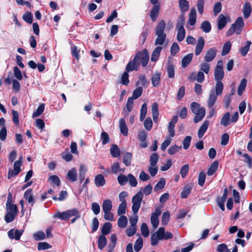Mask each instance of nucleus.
Wrapping results in <instances>:
<instances>
[{
  "label": "nucleus",
  "mask_w": 252,
  "mask_h": 252,
  "mask_svg": "<svg viewBox=\"0 0 252 252\" xmlns=\"http://www.w3.org/2000/svg\"><path fill=\"white\" fill-rule=\"evenodd\" d=\"M230 114L229 112L225 113L222 117L220 121V124L224 126H227L229 124Z\"/></svg>",
  "instance_id": "obj_47"
},
{
  "label": "nucleus",
  "mask_w": 252,
  "mask_h": 252,
  "mask_svg": "<svg viewBox=\"0 0 252 252\" xmlns=\"http://www.w3.org/2000/svg\"><path fill=\"white\" fill-rule=\"evenodd\" d=\"M143 197V193L139 191L134 195L132 198V210L134 214H137L140 207Z\"/></svg>",
  "instance_id": "obj_5"
},
{
  "label": "nucleus",
  "mask_w": 252,
  "mask_h": 252,
  "mask_svg": "<svg viewBox=\"0 0 252 252\" xmlns=\"http://www.w3.org/2000/svg\"><path fill=\"white\" fill-rule=\"evenodd\" d=\"M131 158L132 155L131 153L127 152L124 155L123 158V162L126 166H128L130 165Z\"/></svg>",
  "instance_id": "obj_46"
},
{
  "label": "nucleus",
  "mask_w": 252,
  "mask_h": 252,
  "mask_svg": "<svg viewBox=\"0 0 252 252\" xmlns=\"http://www.w3.org/2000/svg\"><path fill=\"white\" fill-rule=\"evenodd\" d=\"M228 21H229V17L221 14L218 18V26L219 30L222 29L226 25Z\"/></svg>",
  "instance_id": "obj_15"
},
{
  "label": "nucleus",
  "mask_w": 252,
  "mask_h": 252,
  "mask_svg": "<svg viewBox=\"0 0 252 252\" xmlns=\"http://www.w3.org/2000/svg\"><path fill=\"white\" fill-rule=\"evenodd\" d=\"M191 189V186L190 185L186 186L181 192V196L183 198H186L190 194Z\"/></svg>",
  "instance_id": "obj_43"
},
{
  "label": "nucleus",
  "mask_w": 252,
  "mask_h": 252,
  "mask_svg": "<svg viewBox=\"0 0 252 252\" xmlns=\"http://www.w3.org/2000/svg\"><path fill=\"white\" fill-rule=\"evenodd\" d=\"M128 72L126 71V72H124L121 76V83L124 85H127L129 83V75Z\"/></svg>",
  "instance_id": "obj_63"
},
{
  "label": "nucleus",
  "mask_w": 252,
  "mask_h": 252,
  "mask_svg": "<svg viewBox=\"0 0 252 252\" xmlns=\"http://www.w3.org/2000/svg\"><path fill=\"white\" fill-rule=\"evenodd\" d=\"M127 224V219L126 216L121 215L118 220V225L121 228H125Z\"/></svg>",
  "instance_id": "obj_28"
},
{
  "label": "nucleus",
  "mask_w": 252,
  "mask_h": 252,
  "mask_svg": "<svg viewBox=\"0 0 252 252\" xmlns=\"http://www.w3.org/2000/svg\"><path fill=\"white\" fill-rule=\"evenodd\" d=\"M126 202H121V203L119 205L118 210H117V214L119 216L124 214L126 213Z\"/></svg>",
  "instance_id": "obj_55"
},
{
  "label": "nucleus",
  "mask_w": 252,
  "mask_h": 252,
  "mask_svg": "<svg viewBox=\"0 0 252 252\" xmlns=\"http://www.w3.org/2000/svg\"><path fill=\"white\" fill-rule=\"evenodd\" d=\"M252 6L250 2H245L242 8L244 17L247 19L250 16L252 13Z\"/></svg>",
  "instance_id": "obj_21"
},
{
  "label": "nucleus",
  "mask_w": 252,
  "mask_h": 252,
  "mask_svg": "<svg viewBox=\"0 0 252 252\" xmlns=\"http://www.w3.org/2000/svg\"><path fill=\"white\" fill-rule=\"evenodd\" d=\"M148 83H149L147 81L145 76L144 75H140L139 77V81L136 83V86L139 87L140 85L142 86H146L148 85Z\"/></svg>",
  "instance_id": "obj_41"
},
{
  "label": "nucleus",
  "mask_w": 252,
  "mask_h": 252,
  "mask_svg": "<svg viewBox=\"0 0 252 252\" xmlns=\"http://www.w3.org/2000/svg\"><path fill=\"white\" fill-rule=\"evenodd\" d=\"M23 232V230L11 229L8 232L7 235L10 239H15L16 240H18L20 239Z\"/></svg>",
  "instance_id": "obj_13"
},
{
  "label": "nucleus",
  "mask_w": 252,
  "mask_h": 252,
  "mask_svg": "<svg viewBox=\"0 0 252 252\" xmlns=\"http://www.w3.org/2000/svg\"><path fill=\"white\" fill-rule=\"evenodd\" d=\"M54 217L60 218L63 220H67L69 219L66 211L62 213H57L55 214Z\"/></svg>",
  "instance_id": "obj_59"
},
{
  "label": "nucleus",
  "mask_w": 252,
  "mask_h": 252,
  "mask_svg": "<svg viewBox=\"0 0 252 252\" xmlns=\"http://www.w3.org/2000/svg\"><path fill=\"white\" fill-rule=\"evenodd\" d=\"M51 247V246L47 242H39L37 245V249L39 251L47 250Z\"/></svg>",
  "instance_id": "obj_56"
},
{
  "label": "nucleus",
  "mask_w": 252,
  "mask_h": 252,
  "mask_svg": "<svg viewBox=\"0 0 252 252\" xmlns=\"http://www.w3.org/2000/svg\"><path fill=\"white\" fill-rule=\"evenodd\" d=\"M165 184V180L164 178H161L159 181L156 185L154 187V190L157 191L158 190L162 189Z\"/></svg>",
  "instance_id": "obj_54"
},
{
  "label": "nucleus",
  "mask_w": 252,
  "mask_h": 252,
  "mask_svg": "<svg viewBox=\"0 0 252 252\" xmlns=\"http://www.w3.org/2000/svg\"><path fill=\"white\" fill-rule=\"evenodd\" d=\"M208 62H203L200 64V69L201 71L204 72L206 74H208L210 69V64L208 63Z\"/></svg>",
  "instance_id": "obj_44"
},
{
  "label": "nucleus",
  "mask_w": 252,
  "mask_h": 252,
  "mask_svg": "<svg viewBox=\"0 0 252 252\" xmlns=\"http://www.w3.org/2000/svg\"><path fill=\"white\" fill-rule=\"evenodd\" d=\"M44 104H41L38 107L35 112H34L32 114L33 117H37L40 116L44 111Z\"/></svg>",
  "instance_id": "obj_60"
},
{
  "label": "nucleus",
  "mask_w": 252,
  "mask_h": 252,
  "mask_svg": "<svg viewBox=\"0 0 252 252\" xmlns=\"http://www.w3.org/2000/svg\"><path fill=\"white\" fill-rule=\"evenodd\" d=\"M247 81L245 78H244L241 80L238 88V94L239 95H242L243 91L245 90L247 85Z\"/></svg>",
  "instance_id": "obj_42"
},
{
  "label": "nucleus",
  "mask_w": 252,
  "mask_h": 252,
  "mask_svg": "<svg viewBox=\"0 0 252 252\" xmlns=\"http://www.w3.org/2000/svg\"><path fill=\"white\" fill-rule=\"evenodd\" d=\"M251 44L252 43L250 41H248L246 46L240 49V52L242 56H245L247 54L248 51L250 50V47Z\"/></svg>",
  "instance_id": "obj_48"
},
{
  "label": "nucleus",
  "mask_w": 252,
  "mask_h": 252,
  "mask_svg": "<svg viewBox=\"0 0 252 252\" xmlns=\"http://www.w3.org/2000/svg\"><path fill=\"white\" fill-rule=\"evenodd\" d=\"M147 112V107L146 103L142 104L140 110V121H143L145 119Z\"/></svg>",
  "instance_id": "obj_49"
},
{
  "label": "nucleus",
  "mask_w": 252,
  "mask_h": 252,
  "mask_svg": "<svg viewBox=\"0 0 252 252\" xmlns=\"http://www.w3.org/2000/svg\"><path fill=\"white\" fill-rule=\"evenodd\" d=\"M6 214L4 220L7 223L12 222L17 215L18 208L16 205L6 206Z\"/></svg>",
  "instance_id": "obj_4"
},
{
  "label": "nucleus",
  "mask_w": 252,
  "mask_h": 252,
  "mask_svg": "<svg viewBox=\"0 0 252 252\" xmlns=\"http://www.w3.org/2000/svg\"><path fill=\"white\" fill-rule=\"evenodd\" d=\"M201 29L204 32L206 33L210 32L211 29V25L210 23L208 21H205L203 22L201 25Z\"/></svg>",
  "instance_id": "obj_40"
},
{
  "label": "nucleus",
  "mask_w": 252,
  "mask_h": 252,
  "mask_svg": "<svg viewBox=\"0 0 252 252\" xmlns=\"http://www.w3.org/2000/svg\"><path fill=\"white\" fill-rule=\"evenodd\" d=\"M184 23L185 20L183 18L177 23L176 26V29L178 30L177 39L179 42L183 41L185 37L186 31L184 27Z\"/></svg>",
  "instance_id": "obj_7"
},
{
  "label": "nucleus",
  "mask_w": 252,
  "mask_h": 252,
  "mask_svg": "<svg viewBox=\"0 0 252 252\" xmlns=\"http://www.w3.org/2000/svg\"><path fill=\"white\" fill-rule=\"evenodd\" d=\"M231 47V43L228 41L223 46L221 55L224 56L226 55L230 51Z\"/></svg>",
  "instance_id": "obj_37"
},
{
  "label": "nucleus",
  "mask_w": 252,
  "mask_h": 252,
  "mask_svg": "<svg viewBox=\"0 0 252 252\" xmlns=\"http://www.w3.org/2000/svg\"><path fill=\"white\" fill-rule=\"evenodd\" d=\"M224 73L223 69V62L219 60L215 69L214 76L216 81H221L224 77Z\"/></svg>",
  "instance_id": "obj_6"
},
{
  "label": "nucleus",
  "mask_w": 252,
  "mask_h": 252,
  "mask_svg": "<svg viewBox=\"0 0 252 252\" xmlns=\"http://www.w3.org/2000/svg\"><path fill=\"white\" fill-rule=\"evenodd\" d=\"M193 57V54H189L185 56L182 61V66L185 68L190 63Z\"/></svg>",
  "instance_id": "obj_30"
},
{
  "label": "nucleus",
  "mask_w": 252,
  "mask_h": 252,
  "mask_svg": "<svg viewBox=\"0 0 252 252\" xmlns=\"http://www.w3.org/2000/svg\"><path fill=\"white\" fill-rule=\"evenodd\" d=\"M217 96L214 91L212 90L207 100V105L209 108H212L215 104L217 99Z\"/></svg>",
  "instance_id": "obj_19"
},
{
  "label": "nucleus",
  "mask_w": 252,
  "mask_h": 252,
  "mask_svg": "<svg viewBox=\"0 0 252 252\" xmlns=\"http://www.w3.org/2000/svg\"><path fill=\"white\" fill-rule=\"evenodd\" d=\"M136 54H139L138 56V61L140 62L141 60V64L143 67L146 66L149 60V56L148 52L146 49H144L142 52H138Z\"/></svg>",
  "instance_id": "obj_11"
},
{
  "label": "nucleus",
  "mask_w": 252,
  "mask_h": 252,
  "mask_svg": "<svg viewBox=\"0 0 252 252\" xmlns=\"http://www.w3.org/2000/svg\"><path fill=\"white\" fill-rule=\"evenodd\" d=\"M196 21V12L194 8L191 9L189 14V18L188 21V24L190 26H194Z\"/></svg>",
  "instance_id": "obj_20"
},
{
  "label": "nucleus",
  "mask_w": 252,
  "mask_h": 252,
  "mask_svg": "<svg viewBox=\"0 0 252 252\" xmlns=\"http://www.w3.org/2000/svg\"><path fill=\"white\" fill-rule=\"evenodd\" d=\"M179 6L182 12H186L189 9V2L186 0H180Z\"/></svg>",
  "instance_id": "obj_36"
},
{
  "label": "nucleus",
  "mask_w": 252,
  "mask_h": 252,
  "mask_svg": "<svg viewBox=\"0 0 252 252\" xmlns=\"http://www.w3.org/2000/svg\"><path fill=\"white\" fill-rule=\"evenodd\" d=\"M128 176H126L124 174H120L117 177L118 183L121 185L124 186L128 182Z\"/></svg>",
  "instance_id": "obj_52"
},
{
  "label": "nucleus",
  "mask_w": 252,
  "mask_h": 252,
  "mask_svg": "<svg viewBox=\"0 0 252 252\" xmlns=\"http://www.w3.org/2000/svg\"><path fill=\"white\" fill-rule=\"evenodd\" d=\"M142 88L141 87L138 86L133 92L132 95L130 98H132V100L136 99L141 96L142 93Z\"/></svg>",
  "instance_id": "obj_38"
},
{
  "label": "nucleus",
  "mask_w": 252,
  "mask_h": 252,
  "mask_svg": "<svg viewBox=\"0 0 252 252\" xmlns=\"http://www.w3.org/2000/svg\"><path fill=\"white\" fill-rule=\"evenodd\" d=\"M189 171V166L188 164H185L183 166L180 170V173L182 178H184L187 175Z\"/></svg>",
  "instance_id": "obj_61"
},
{
  "label": "nucleus",
  "mask_w": 252,
  "mask_h": 252,
  "mask_svg": "<svg viewBox=\"0 0 252 252\" xmlns=\"http://www.w3.org/2000/svg\"><path fill=\"white\" fill-rule=\"evenodd\" d=\"M159 160V156L156 153H153L150 158V164L151 166H156Z\"/></svg>",
  "instance_id": "obj_35"
},
{
  "label": "nucleus",
  "mask_w": 252,
  "mask_h": 252,
  "mask_svg": "<svg viewBox=\"0 0 252 252\" xmlns=\"http://www.w3.org/2000/svg\"><path fill=\"white\" fill-rule=\"evenodd\" d=\"M110 151L111 155L114 158L118 157L120 155V150L116 145H113L110 148Z\"/></svg>",
  "instance_id": "obj_45"
},
{
  "label": "nucleus",
  "mask_w": 252,
  "mask_h": 252,
  "mask_svg": "<svg viewBox=\"0 0 252 252\" xmlns=\"http://www.w3.org/2000/svg\"><path fill=\"white\" fill-rule=\"evenodd\" d=\"M77 171L76 168H72L69 170L66 175V178L72 182H74L77 180Z\"/></svg>",
  "instance_id": "obj_18"
},
{
  "label": "nucleus",
  "mask_w": 252,
  "mask_h": 252,
  "mask_svg": "<svg viewBox=\"0 0 252 252\" xmlns=\"http://www.w3.org/2000/svg\"><path fill=\"white\" fill-rule=\"evenodd\" d=\"M170 217V213L168 211H166L163 213L161 219V222L162 224L166 225L167 224Z\"/></svg>",
  "instance_id": "obj_64"
},
{
  "label": "nucleus",
  "mask_w": 252,
  "mask_h": 252,
  "mask_svg": "<svg viewBox=\"0 0 252 252\" xmlns=\"http://www.w3.org/2000/svg\"><path fill=\"white\" fill-rule=\"evenodd\" d=\"M161 49L160 46H158L154 49L151 56V61L156 62L158 61Z\"/></svg>",
  "instance_id": "obj_25"
},
{
  "label": "nucleus",
  "mask_w": 252,
  "mask_h": 252,
  "mask_svg": "<svg viewBox=\"0 0 252 252\" xmlns=\"http://www.w3.org/2000/svg\"><path fill=\"white\" fill-rule=\"evenodd\" d=\"M165 25V22L164 20H161L158 23L155 30V34L157 36L155 40V45H162L164 43L166 38V34L164 32Z\"/></svg>",
  "instance_id": "obj_1"
},
{
  "label": "nucleus",
  "mask_w": 252,
  "mask_h": 252,
  "mask_svg": "<svg viewBox=\"0 0 252 252\" xmlns=\"http://www.w3.org/2000/svg\"><path fill=\"white\" fill-rule=\"evenodd\" d=\"M141 231L142 235L144 237H147L149 236V231L148 227L147 225L146 224V223H143L141 224Z\"/></svg>",
  "instance_id": "obj_58"
},
{
  "label": "nucleus",
  "mask_w": 252,
  "mask_h": 252,
  "mask_svg": "<svg viewBox=\"0 0 252 252\" xmlns=\"http://www.w3.org/2000/svg\"><path fill=\"white\" fill-rule=\"evenodd\" d=\"M161 74L160 73H156L154 74L151 78V81L153 86L154 87H157L160 80Z\"/></svg>",
  "instance_id": "obj_26"
},
{
  "label": "nucleus",
  "mask_w": 252,
  "mask_h": 252,
  "mask_svg": "<svg viewBox=\"0 0 252 252\" xmlns=\"http://www.w3.org/2000/svg\"><path fill=\"white\" fill-rule=\"evenodd\" d=\"M217 50L215 48H210L204 56V60L206 62H212L216 57Z\"/></svg>",
  "instance_id": "obj_12"
},
{
  "label": "nucleus",
  "mask_w": 252,
  "mask_h": 252,
  "mask_svg": "<svg viewBox=\"0 0 252 252\" xmlns=\"http://www.w3.org/2000/svg\"><path fill=\"white\" fill-rule=\"evenodd\" d=\"M87 170V168L84 164L80 165L79 169V178L80 183H82L83 181L84 180Z\"/></svg>",
  "instance_id": "obj_27"
},
{
  "label": "nucleus",
  "mask_w": 252,
  "mask_h": 252,
  "mask_svg": "<svg viewBox=\"0 0 252 252\" xmlns=\"http://www.w3.org/2000/svg\"><path fill=\"white\" fill-rule=\"evenodd\" d=\"M139 54H136L133 59L129 62L126 67L127 72H130L133 70H137L140 65V62L138 61V56Z\"/></svg>",
  "instance_id": "obj_10"
},
{
  "label": "nucleus",
  "mask_w": 252,
  "mask_h": 252,
  "mask_svg": "<svg viewBox=\"0 0 252 252\" xmlns=\"http://www.w3.org/2000/svg\"><path fill=\"white\" fill-rule=\"evenodd\" d=\"M205 40L202 37H200L198 38L197 44L195 48V55L196 56H198L200 54L201 52L202 51L204 45H205Z\"/></svg>",
  "instance_id": "obj_14"
},
{
  "label": "nucleus",
  "mask_w": 252,
  "mask_h": 252,
  "mask_svg": "<svg viewBox=\"0 0 252 252\" xmlns=\"http://www.w3.org/2000/svg\"><path fill=\"white\" fill-rule=\"evenodd\" d=\"M101 140L102 141V144L104 145L110 142V138L109 135L104 131H103L101 133L100 136Z\"/></svg>",
  "instance_id": "obj_53"
},
{
  "label": "nucleus",
  "mask_w": 252,
  "mask_h": 252,
  "mask_svg": "<svg viewBox=\"0 0 252 252\" xmlns=\"http://www.w3.org/2000/svg\"><path fill=\"white\" fill-rule=\"evenodd\" d=\"M107 239L105 236L100 235L98 239V247L99 249L102 250L107 244Z\"/></svg>",
  "instance_id": "obj_32"
},
{
  "label": "nucleus",
  "mask_w": 252,
  "mask_h": 252,
  "mask_svg": "<svg viewBox=\"0 0 252 252\" xmlns=\"http://www.w3.org/2000/svg\"><path fill=\"white\" fill-rule=\"evenodd\" d=\"M244 27V23L243 18L239 17L233 24H232L226 33L227 36H230L233 33H235L237 34H240Z\"/></svg>",
  "instance_id": "obj_3"
},
{
  "label": "nucleus",
  "mask_w": 252,
  "mask_h": 252,
  "mask_svg": "<svg viewBox=\"0 0 252 252\" xmlns=\"http://www.w3.org/2000/svg\"><path fill=\"white\" fill-rule=\"evenodd\" d=\"M94 184L97 187H102L105 184V180L102 174H97L94 178Z\"/></svg>",
  "instance_id": "obj_24"
},
{
  "label": "nucleus",
  "mask_w": 252,
  "mask_h": 252,
  "mask_svg": "<svg viewBox=\"0 0 252 252\" xmlns=\"http://www.w3.org/2000/svg\"><path fill=\"white\" fill-rule=\"evenodd\" d=\"M22 157H20L19 160L15 161L14 163V169L9 170L8 172L7 177L10 179L13 177L16 176L21 172V166L22 165Z\"/></svg>",
  "instance_id": "obj_8"
},
{
  "label": "nucleus",
  "mask_w": 252,
  "mask_h": 252,
  "mask_svg": "<svg viewBox=\"0 0 252 252\" xmlns=\"http://www.w3.org/2000/svg\"><path fill=\"white\" fill-rule=\"evenodd\" d=\"M210 125V122L208 120H205L203 122V124L200 126L198 131V136L199 138H201L204 134L207 131L208 126Z\"/></svg>",
  "instance_id": "obj_17"
},
{
  "label": "nucleus",
  "mask_w": 252,
  "mask_h": 252,
  "mask_svg": "<svg viewBox=\"0 0 252 252\" xmlns=\"http://www.w3.org/2000/svg\"><path fill=\"white\" fill-rule=\"evenodd\" d=\"M102 208L103 212H105V211H111L112 209V203L110 199H107L104 200L103 202Z\"/></svg>",
  "instance_id": "obj_29"
},
{
  "label": "nucleus",
  "mask_w": 252,
  "mask_h": 252,
  "mask_svg": "<svg viewBox=\"0 0 252 252\" xmlns=\"http://www.w3.org/2000/svg\"><path fill=\"white\" fill-rule=\"evenodd\" d=\"M143 246V239L141 237H139L136 241L134 245V249L136 252H139Z\"/></svg>",
  "instance_id": "obj_50"
},
{
  "label": "nucleus",
  "mask_w": 252,
  "mask_h": 252,
  "mask_svg": "<svg viewBox=\"0 0 252 252\" xmlns=\"http://www.w3.org/2000/svg\"><path fill=\"white\" fill-rule=\"evenodd\" d=\"M167 71L168 76L169 78H173L175 75V67L173 64L170 63L167 64Z\"/></svg>",
  "instance_id": "obj_39"
},
{
  "label": "nucleus",
  "mask_w": 252,
  "mask_h": 252,
  "mask_svg": "<svg viewBox=\"0 0 252 252\" xmlns=\"http://www.w3.org/2000/svg\"><path fill=\"white\" fill-rule=\"evenodd\" d=\"M159 8L160 7L159 4H156L151 10L150 16L153 21H155L157 20L158 15Z\"/></svg>",
  "instance_id": "obj_22"
},
{
  "label": "nucleus",
  "mask_w": 252,
  "mask_h": 252,
  "mask_svg": "<svg viewBox=\"0 0 252 252\" xmlns=\"http://www.w3.org/2000/svg\"><path fill=\"white\" fill-rule=\"evenodd\" d=\"M217 83L215 85V93L217 95H220L223 89V84L221 81H216Z\"/></svg>",
  "instance_id": "obj_34"
},
{
  "label": "nucleus",
  "mask_w": 252,
  "mask_h": 252,
  "mask_svg": "<svg viewBox=\"0 0 252 252\" xmlns=\"http://www.w3.org/2000/svg\"><path fill=\"white\" fill-rule=\"evenodd\" d=\"M49 180H51L53 187L55 186H59L60 185L61 181L59 178L56 175H52L49 177Z\"/></svg>",
  "instance_id": "obj_62"
},
{
  "label": "nucleus",
  "mask_w": 252,
  "mask_h": 252,
  "mask_svg": "<svg viewBox=\"0 0 252 252\" xmlns=\"http://www.w3.org/2000/svg\"><path fill=\"white\" fill-rule=\"evenodd\" d=\"M133 100H132V98H128L127 99V103H126V110L127 112H124L125 116H126L128 115V113L131 111L133 105Z\"/></svg>",
  "instance_id": "obj_57"
},
{
  "label": "nucleus",
  "mask_w": 252,
  "mask_h": 252,
  "mask_svg": "<svg viewBox=\"0 0 252 252\" xmlns=\"http://www.w3.org/2000/svg\"><path fill=\"white\" fill-rule=\"evenodd\" d=\"M164 227H159L157 231L154 233L151 236V244L153 246L156 245L158 241L163 240Z\"/></svg>",
  "instance_id": "obj_9"
},
{
  "label": "nucleus",
  "mask_w": 252,
  "mask_h": 252,
  "mask_svg": "<svg viewBox=\"0 0 252 252\" xmlns=\"http://www.w3.org/2000/svg\"><path fill=\"white\" fill-rule=\"evenodd\" d=\"M119 127L121 132L124 136H127L128 134V128L126 125V122L123 118H122L119 120Z\"/></svg>",
  "instance_id": "obj_23"
},
{
  "label": "nucleus",
  "mask_w": 252,
  "mask_h": 252,
  "mask_svg": "<svg viewBox=\"0 0 252 252\" xmlns=\"http://www.w3.org/2000/svg\"><path fill=\"white\" fill-rule=\"evenodd\" d=\"M24 197L32 206L35 203V197L33 195L32 189H28L25 191L24 194Z\"/></svg>",
  "instance_id": "obj_16"
},
{
  "label": "nucleus",
  "mask_w": 252,
  "mask_h": 252,
  "mask_svg": "<svg viewBox=\"0 0 252 252\" xmlns=\"http://www.w3.org/2000/svg\"><path fill=\"white\" fill-rule=\"evenodd\" d=\"M190 109L195 115L193 119L195 123H197L203 120L206 115V110L204 107H201L199 103L193 102L190 104Z\"/></svg>",
  "instance_id": "obj_2"
},
{
  "label": "nucleus",
  "mask_w": 252,
  "mask_h": 252,
  "mask_svg": "<svg viewBox=\"0 0 252 252\" xmlns=\"http://www.w3.org/2000/svg\"><path fill=\"white\" fill-rule=\"evenodd\" d=\"M144 126L147 130H151L153 126V122L151 118L148 117L145 119L144 122Z\"/></svg>",
  "instance_id": "obj_51"
},
{
  "label": "nucleus",
  "mask_w": 252,
  "mask_h": 252,
  "mask_svg": "<svg viewBox=\"0 0 252 252\" xmlns=\"http://www.w3.org/2000/svg\"><path fill=\"white\" fill-rule=\"evenodd\" d=\"M219 163L217 161H214L209 167L207 171V175L208 176L212 175L218 168Z\"/></svg>",
  "instance_id": "obj_31"
},
{
  "label": "nucleus",
  "mask_w": 252,
  "mask_h": 252,
  "mask_svg": "<svg viewBox=\"0 0 252 252\" xmlns=\"http://www.w3.org/2000/svg\"><path fill=\"white\" fill-rule=\"evenodd\" d=\"M112 228V224L109 222H105L101 229V235L105 236L109 234Z\"/></svg>",
  "instance_id": "obj_33"
}]
</instances>
